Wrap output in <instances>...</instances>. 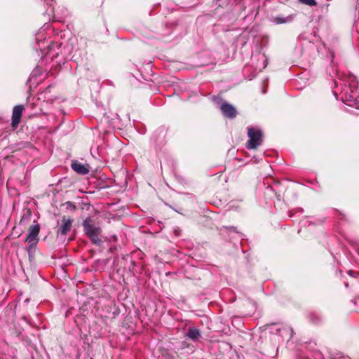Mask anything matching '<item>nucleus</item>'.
Instances as JSON below:
<instances>
[{"instance_id":"obj_8","label":"nucleus","mask_w":359,"mask_h":359,"mask_svg":"<svg viewBox=\"0 0 359 359\" xmlns=\"http://www.w3.org/2000/svg\"><path fill=\"white\" fill-rule=\"evenodd\" d=\"M187 336L192 340H196L201 337L199 330L195 327H190L188 330Z\"/></svg>"},{"instance_id":"obj_10","label":"nucleus","mask_w":359,"mask_h":359,"mask_svg":"<svg viewBox=\"0 0 359 359\" xmlns=\"http://www.w3.org/2000/svg\"><path fill=\"white\" fill-rule=\"evenodd\" d=\"M301 3L309 5V6H314L316 4L315 0H299Z\"/></svg>"},{"instance_id":"obj_1","label":"nucleus","mask_w":359,"mask_h":359,"mask_svg":"<svg viewBox=\"0 0 359 359\" xmlns=\"http://www.w3.org/2000/svg\"><path fill=\"white\" fill-rule=\"evenodd\" d=\"M248 135L249 141L247 143V148L255 149L262 144V133L259 130L251 128H249Z\"/></svg>"},{"instance_id":"obj_2","label":"nucleus","mask_w":359,"mask_h":359,"mask_svg":"<svg viewBox=\"0 0 359 359\" xmlns=\"http://www.w3.org/2000/svg\"><path fill=\"white\" fill-rule=\"evenodd\" d=\"M39 230L40 227L39 224L32 225L29 229V233L25 239V241L31 245L36 243L38 241Z\"/></svg>"},{"instance_id":"obj_9","label":"nucleus","mask_w":359,"mask_h":359,"mask_svg":"<svg viewBox=\"0 0 359 359\" xmlns=\"http://www.w3.org/2000/svg\"><path fill=\"white\" fill-rule=\"evenodd\" d=\"M293 15H289L286 18L283 17H276L273 19V22L276 24H284L289 23L293 20Z\"/></svg>"},{"instance_id":"obj_7","label":"nucleus","mask_w":359,"mask_h":359,"mask_svg":"<svg viewBox=\"0 0 359 359\" xmlns=\"http://www.w3.org/2000/svg\"><path fill=\"white\" fill-rule=\"evenodd\" d=\"M72 168L74 171L82 175L87 174L89 172L88 167L77 162L73 163L72 164Z\"/></svg>"},{"instance_id":"obj_6","label":"nucleus","mask_w":359,"mask_h":359,"mask_svg":"<svg viewBox=\"0 0 359 359\" xmlns=\"http://www.w3.org/2000/svg\"><path fill=\"white\" fill-rule=\"evenodd\" d=\"M86 229L87 233L90 237L92 241L94 243L100 244L101 242L100 239L98 238V233H99L100 230L99 229H93L91 228V226H86Z\"/></svg>"},{"instance_id":"obj_4","label":"nucleus","mask_w":359,"mask_h":359,"mask_svg":"<svg viewBox=\"0 0 359 359\" xmlns=\"http://www.w3.org/2000/svg\"><path fill=\"white\" fill-rule=\"evenodd\" d=\"M222 114L229 118H234L236 116L237 111L235 107L226 102L222 104L220 107Z\"/></svg>"},{"instance_id":"obj_3","label":"nucleus","mask_w":359,"mask_h":359,"mask_svg":"<svg viewBox=\"0 0 359 359\" xmlns=\"http://www.w3.org/2000/svg\"><path fill=\"white\" fill-rule=\"evenodd\" d=\"M24 107L22 105H17L13 108L12 114V126L15 128L20 122Z\"/></svg>"},{"instance_id":"obj_5","label":"nucleus","mask_w":359,"mask_h":359,"mask_svg":"<svg viewBox=\"0 0 359 359\" xmlns=\"http://www.w3.org/2000/svg\"><path fill=\"white\" fill-rule=\"evenodd\" d=\"M73 220L70 218H67L65 216L62 219V224L57 231V233L61 235L67 234L72 228Z\"/></svg>"}]
</instances>
